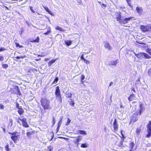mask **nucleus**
Wrapping results in <instances>:
<instances>
[{
  "mask_svg": "<svg viewBox=\"0 0 151 151\" xmlns=\"http://www.w3.org/2000/svg\"><path fill=\"white\" fill-rule=\"evenodd\" d=\"M116 18L117 20L118 21H119L120 22L122 20L121 19V13L120 12H118L116 13Z\"/></svg>",
  "mask_w": 151,
  "mask_h": 151,
  "instance_id": "nucleus-3",
  "label": "nucleus"
},
{
  "mask_svg": "<svg viewBox=\"0 0 151 151\" xmlns=\"http://www.w3.org/2000/svg\"><path fill=\"white\" fill-rule=\"evenodd\" d=\"M87 64H89L90 63V61L88 60L87 61L86 63Z\"/></svg>",
  "mask_w": 151,
  "mask_h": 151,
  "instance_id": "nucleus-57",
  "label": "nucleus"
},
{
  "mask_svg": "<svg viewBox=\"0 0 151 151\" xmlns=\"http://www.w3.org/2000/svg\"><path fill=\"white\" fill-rule=\"evenodd\" d=\"M27 121H26L24 122L23 123H22V125L23 127H29V125L27 124Z\"/></svg>",
  "mask_w": 151,
  "mask_h": 151,
  "instance_id": "nucleus-26",
  "label": "nucleus"
},
{
  "mask_svg": "<svg viewBox=\"0 0 151 151\" xmlns=\"http://www.w3.org/2000/svg\"><path fill=\"white\" fill-rule=\"evenodd\" d=\"M76 140H77V142H78L80 141L82 139V137L81 136H79L78 137H77Z\"/></svg>",
  "mask_w": 151,
  "mask_h": 151,
  "instance_id": "nucleus-25",
  "label": "nucleus"
},
{
  "mask_svg": "<svg viewBox=\"0 0 151 151\" xmlns=\"http://www.w3.org/2000/svg\"><path fill=\"white\" fill-rule=\"evenodd\" d=\"M20 107H18V112L19 114L22 115V114L24 113V111L23 109L21 108V106H20Z\"/></svg>",
  "mask_w": 151,
  "mask_h": 151,
  "instance_id": "nucleus-13",
  "label": "nucleus"
},
{
  "mask_svg": "<svg viewBox=\"0 0 151 151\" xmlns=\"http://www.w3.org/2000/svg\"><path fill=\"white\" fill-rule=\"evenodd\" d=\"M4 59V57L2 56L1 55L0 56V61H1Z\"/></svg>",
  "mask_w": 151,
  "mask_h": 151,
  "instance_id": "nucleus-49",
  "label": "nucleus"
},
{
  "mask_svg": "<svg viewBox=\"0 0 151 151\" xmlns=\"http://www.w3.org/2000/svg\"><path fill=\"white\" fill-rule=\"evenodd\" d=\"M8 133L9 134L12 135V136H15L17 135V132H9Z\"/></svg>",
  "mask_w": 151,
  "mask_h": 151,
  "instance_id": "nucleus-30",
  "label": "nucleus"
},
{
  "mask_svg": "<svg viewBox=\"0 0 151 151\" xmlns=\"http://www.w3.org/2000/svg\"><path fill=\"white\" fill-rule=\"evenodd\" d=\"M19 119L22 122V123L26 121H27L26 119L25 118H24L23 116H22L19 118Z\"/></svg>",
  "mask_w": 151,
  "mask_h": 151,
  "instance_id": "nucleus-21",
  "label": "nucleus"
},
{
  "mask_svg": "<svg viewBox=\"0 0 151 151\" xmlns=\"http://www.w3.org/2000/svg\"><path fill=\"white\" fill-rule=\"evenodd\" d=\"M73 142L75 144H77V146H78L79 143L77 142V140L76 139L73 140Z\"/></svg>",
  "mask_w": 151,
  "mask_h": 151,
  "instance_id": "nucleus-40",
  "label": "nucleus"
},
{
  "mask_svg": "<svg viewBox=\"0 0 151 151\" xmlns=\"http://www.w3.org/2000/svg\"><path fill=\"white\" fill-rule=\"evenodd\" d=\"M113 83L112 82H111L109 85V86H111V85L113 84Z\"/></svg>",
  "mask_w": 151,
  "mask_h": 151,
  "instance_id": "nucleus-55",
  "label": "nucleus"
},
{
  "mask_svg": "<svg viewBox=\"0 0 151 151\" xmlns=\"http://www.w3.org/2000/svg\"><path fill=\"white\" fill-rule=\"evenodd\" d=\"M134 97L135 96L134 94H131L130 95V97L128 98V100L129 101H132L134 100Z\"/></svg>",
  "mask_w": 151,
  "mask_h": 151,
  "instance_id": "nucleus-18",
  "label": "nucleus"
},
{
  "mask_svg": "<svg viewBox=\"0 0 151 151\" xmlns=\"http://www.w3.org/2000/svg\"><path fill=\"white\" fill-rule=\"evenodd\" d=\"M89 144H88L85 143L82 144L81 145V147L82 148H87L88 147Z\"/></svg>",
  "mask_w": 151,
  "mask_h": 151,
  "instance_id": "nucleus-20",
  "label": "nucleus"
},
{
  "mask_svg": "<svg viewBox=\"0 0 151 151\" xmlns=\"http://www.w3.org/2000/svg\"><path fill=\"white\" fill-rule=\"evenodd\" d=\"M148 74L149 76H150L151 74V69H150L148 70Z\"/></svg>",
  "mask_w": 151,
  "mask_h": 151,
  "instance_id": "nucleus-46",
  "label": "nucleus"
},
{
  "mask_svg": "<svg viewBox=\"0 0 151 151\" xmlns=\"http://www.w3.org/2000/svg\"><path fill=\"white\" fill-rule=\"evenodd\" d=\"M98 2L100 4V5H102V4H103L102 2L101 1H98Z\"/></svg>",
  "mask_w": 151,
  "mask_h": 151,
  "instance_id": "nucleus-60",
  "label": "nucleus"
},
{
  "mask_svg": "<svg viewBox=\"0 0 151 151\" xmlns=\"http://www.w3.org/2000/svg\"><path fill=\"white\" fill-rule=\"evenodd\" d=\"M53 138V137L52 136V137L51 138V139H49L50 141H51L52 140Z\"/></svg>",
  "mask_w": 151,
  "mask_h": 151,
  "instance_id": "nucleus-62",
  "label": "nucleus"
},
{
  "mask_svg": "<svg viewBox=\"0 0 151 151\" xmlns=\"http://www.w3.org/2000/svg\"><path fill=\"white\" fill-rule=\"evenodd\" d=\"M131 19V17L126 18L123 19H122L120 21V23L124 24H126Z\"/></svg>",
  "mask_w": 151,
  "mask_h": 151,
  "instance_id": "nucleus-4",
  "label": "nucleus"
},
{
  "mask_svg": "<svg viewBox=\"0 0 151 151\" xmlns=\"http://www.w3.org/2000/svg\"><path fill=\"white\" fill-rule=\"evenodd\" d=\"M88 60L86 59H84L83 61H84V62H85V63H86V62Z\"/></svg>",
  "mask_w": 151,
  "mask_h": 151,
  "instance_id": "nucleus-58",
  "label": "nucleus"
},
{
  "mask_svg": "<svg viewBox=\"0 0 151 151\" xmlns=\"http://www.w3.org/2000/svg\"><path fill=\"white\" fill-rule=\"evenodd\" d=\"M20 45L19 43H16V46L17 47H19Z\"/></svg>",
  "mask_w": 151,
  "mask_h": 151,
  "instance_id": "nucleus-53",
  "label": "nucleus"
},
{
  "mask_svg": "<svg viewBox=\"0 0 151 151\" xmlns=\"http://www.w3.org/2000/svg\"><path fill=\"white\" fill-rule=\"evenodd\" d=\"M140 131H141L140 129H139L137 128V129L136 130V133L137 134H139L140 133Z\"/></svg>",
  "mask_w": 151,
  "mask_h": 151,
  "instance_id": "nucleus-39",
  "label": "nucleus"
},
{
  "mask_svg": "<svg viewBox=\"0 0 151 151\" xmlns=\"http://www.w3.org/2000/svg\"><path fill=\"white\" fill-rule=\"evenodd\" d=\"M104 47L108 49L109 50H111L112 49L111 47L109 45V43L107 41H105L104 42Z\"/></svg>",
  "mask_w": 151,
  "mask_h": 151,
  "instance_id": "nucleus-5",
  "label": "nucleus"
},
{
  "mask_svg": "<svg viewBox=\"0 0 151 151\" xmlns=\"http://www.w3.org/2000/svg\"><path fill=\"white\" fill-rule=\"evenodd\" d=\"M132 91H134V92H135V89L134 88H133L132 89Z\"/></svg>",
  "mask_w": 151,
  "mask_h": 151,
  "instance_id": "nucleus-64",
  "label": "nucleus"
},
{
  "mask_svg": "<svg viewBox=\"0 0 151 151\" xmlns=\"http://www.w3.org/2000/svg\"><path fill=\"white\" fill-rule=\"evenodd\" d=\"M62 118L61 117L60 118V120L58 122V128H59L61 126Z\"/></svg>",
  "mask_w": 151,
  "mask_h": 151,
  "instance_id": "nucleus-27",
  "label": "nucleus"
},
{
  "mask_svg": "<svg viewBox=\"0 0 151 151\" xmlns=\"http://www.w3.org/2000/svg\"><path fill=\"white\" fill-rule=\"evenodd\" d=\"M41 105L44 110L50 109L49 101L45 98L42 99L40 100Z\"/></svg>",
  "mask_w": 151,
  "mask_h": 151,
  "instance_id": "nucleus-1",
  "label": "nucleus"
},
{
  "mask_svg": "<svg viewBox=\"0 0 151 151\" xmlns=\"http://www.w3.org/2000/svg\"><path fill=\"white\" fill-rule=\"evenodd\" d=\"M138 114V112H136L133 114L132 116L130 117V119L131 122H134L137 120L138 118L137 116Z\"/></svg>",
  "mask_w": 151,
  "mask_h": 151,
  "instance_id": "nucleus-2",
  "label": "nucleus"
},
{
  "mask_svg": "<svg viewBox=\"0 0 151 151\" xmlns=\"http://www.w3.org/2000/svg\"><path fill=\"white\" fill-rule=\"evenodd\" d=\"M134 144V142H132L130 144L129 147L131 149V150L129 151H134V149H133V147Z\"/></svg>",
  "mask_w": 151,
  "mask_h": 151,
  "instance_id": "nucleus-14",
  "label": "nucleus"
},
{
  "mask_svg": "<svg viewBox=\"0 0 151 151\" xmlns=\"http://www.w3.org/2000/svg\"><path fill=\"white\" fill-rule=\"evenodd\" d=\"M5 50V49L4 48H0V52L3 51Z\"/></svg>",
  "mask_w": 151,
  "mask_h": 151,
  "instance_id": "nucleus-52",
  "label": "nucleus"
},
{
  "mask_svg": "<svg viewBox=\"0 0 151 151\" xmlns=\"http://www.w3.org/2000/svg\"><path fill=\"white\" fill-rule=\"evenodd\" d=\"M83 53L85 54H88L89 53V52H83Z\"/></svg>",
  "mask_w": 151,
  "mask_h": 151,
  "instance_id": "nucleus-63",
  "label": "nucleus"
},
{
  "mask_svg": "<svg viewBox=\"0 0 151 151\" xmlns=\"http://www.w3.org/2000/svg\"><path fill=\"white\" fill-rule=\"evenodd\" d=\"M78 133L83 135H86L87 134V133L84 131L79 130L78 131Z\"/></svg>",
  "mask_w": 151,
  "mask_h": 151,
  "instance_id": "nucleus-15",
  "label": "nucleus"
},
{
  "mask_svg": "<svg viewBox=\"0 0 151 151\" xmlns=\"http://www.w3.org/2000/svg\"><path fill=\"white\" fill-rule=\"evenodd\" d=\"M44 9L46 11L52 16H54V14L49 9V8L46 6H43Z\"/></svg>",
  "mask_w": 151,
  "mask_h": 151,
  "instance_id": "nucleus-10",
  "label": "nucleus"
},
{
  "mask_svg": "<svg viewBox=\"0 0 151 151\" xmlns=\"http://www.w3.org/2000/svg\"><path fill=\"white\" fill-rule=\"evenodd\" d=\"M26 56H25V55H24L23 56H17L16 57V58L18 59H19L20 58L23 59L25 58H26Z\"/></svg>",
  "mask_w": 151,
  "mask_h": 151,
  "instance_id": "nucleus-33",
  "label": "nucleus"
},
{
  "mask_svg": "<svg viewBox=\"0 0 151 151\" xmlns=\"http://www.w3.org/2000/svg\"><path fill=\"white\" fill-rule=\"evenodd\" d=\"M56 30H59L62 32H64L65 30L63 29L61 27L59 26H57L55 28Z\"/></svg>",
  "mask_w": 151,
  "mask_h": 151,
  "instance_id": "nucleus-29",
  "label": "nucleus"
},
{
  "mask_svg": "<svg viewBox=\"0 0 151 151\" xmlns=\"http://www.w3.org/2000/svg\"><path fill=\"white\" fill-rule=\"evenodd\" d=\"M57 99L61 103L62 102V99L61 97V95L58 96H56Z\"/></svg>",
  "mask_w": 151,
  "mask_h": 151,
  "instance_id": "nucleus-24",
  "label": "nucleus"
},
{
  "mask_svg": "<svg viewBox=\"0 0 151 151\" xmlns=\"http://www.w3.org/2000/svg\"><path fill=\"white\" fill-rule=\"evenodd\" d=\"M113 125L114 130L115 131L117 130L118 129V126L116 119H115L114 120Z\"/></svg>",
  "mask_w": 151,
  "mask_h": 151,
  "instance_id": "nucleus-7",
  "label": "nucleus"
},
{
  "mask_svg": "<svg viewBox=\"0 0 151 151\" xmlns=\"http://www.w3.org/2000/svg\"><path fill=\"white\" fill-rule=\"evenodd\" d=\"M70 122H71L70 120V119H69L68 118V119L67 124H66V125H68V123H70Z\"/></svg>",
  "mask_w": 151,
  "mask_h": 151,
  "instance_id": "nucleus-50",
  "label": "nucleus"
},
{
  "mask_svg": "<svg viewBox=\"0 0 151 151\" xmlns=\"http://www.w3.org/2000/svg\"><path fill=\"white\" fill-rule=\"evenodd\" d=\"M45 61H47V60H50V59L48 58H46L45 59Z\"/></svg>",
  "mask_w": 151,
  "mask_h": 151,
  "instance_id": "nucleus-61",
  "label": "nucleus"
},
{
  "mask_svg": "<svg viewBox=\"0 0 151 151\" xmlns=\"http://www.w3.org/2000/svg\"><path fill=\"white\" fill-rule=\"evenodd\" d=\"M30 9L31 10V11H32V12L35 13V12L32 9V7L31 6H30Z\"/></svg>",
  "mask_w": 151,
  "mask_h": 151,
  "instance_id": "nucleus-51",
  "label": "nucleus"
},
{
  "mask_svg": "<svg viewBox=\"0 0 151 151\" xmlns=\"http://www.w3.org/2000/svg\"><path fill=\"white\" fill-rule=\"evenodd\" d=\"M18 136L17 135L15 136H12L11 137V139L14 141V142H15L18 138Z\"/></svg>",
  "mask_w": 151,
  "mask_h": 151,
  "instance_id": "nucleus-22",
  "label": "nucleus"
},
{
  "mask_svg": "<svg viewBox=\"0 0 151 151\" xmlns=\"http://www.w3.org/2000/svg\"><path fill=\"white\" fill-rule=\"evenodd\" d=\"M147 131H150L151 132V122H149V124L147 125Z\"/></svg>",
  "mask_w": 151,
  "mask_h": 151,
  "instance_id": "nucleus-23",
  "label": "nucleus"
},
{
  "mask_svg": "<svg viewBox=\"0 0 151 151\" xmlns=\"http://www.w3.org/2000/svg\"><path fill=\"white\" fill-rule=\"evenodd\" d=\"M81 60H83L85 59V58H84V56H81Z\"/></svg>",
  "mask_w": 151,
  "mask_h": 151,
  "instance_id": "nucleus-54",
  "label": "nucleus"
},
{
  "mask_svg": "<svg viewBox=\"0 0 151 151\" xmlns=\"http://www.w3.org/2000/svg\"><path fill=\"white\" fill-rule=\"evenodd\" d=\"M72 94L70 93H68L66 97L68 98L71 97Z\"/></svg>",
  "mask_w": 151,
  "mask_h": 151,
  "instance_id": "nucleus-45",
  "label": "nucleus"
},
{
  "mask_svg": "<svg viewBox=\"0 0 151 151\" xmlns=\"http://www.w3.org/2000/svg\"><path fill=\"white\" fill-rule=\"evenodd\" d=\"M5 149L6 151H9V145L7 144L5 147Z\"/></svg>",
  "mask_w": 151,
  "mask_h": 151,
  "instance_id": "nucleus-44",
  "label": "nucleus"
},
{
  "mask_svg": "<svg viewBox=\"0 0 151 151\" xmlns=\"http://www.w3.org/2000/svg\"><path fill=\"white\" fill-rule=\"evenodd\" d=\"M33 132H27V135L28 137H29L30 136L32 135L33 134Z\"/></svg>",
  "mask_w": 151,
  "mask_h": 151,
  "instance_id": "nucleus-34",
  "label": "nucleus"
},
{
  "mask_svg": "<svg viewBox=\"0 0 151 151\" xmlns=\"http://www.w3.org/2000/svg\"><path fill=\"white\" fill-rule=\"evenodd\" d=\"M50 29H51V28H50V30H48L47 32H45V33H44V35H48V34H50V33H51V31L50 30Z\"/></svg>",
  "mask_w": 151,
  "mask_h": 151,
  "instance_id": "nucleus-37",
  "label": "nucleus"
},
{
  "mask_svg": "<svg viewBox=\"0 0 151 151\" xmlns=\"http://www.w3.org/2000/svg\"><path fill=\"white\" fill-rule=\"evenodd\" d=\"M55 95L56 96H58L60 95V91L59 88V87L58 86H57L56 88V91L55 92Z\"/></svg>",
  "mask_w": 151,
  "mask_h": 151,
  "instance_id": "nucleus-9",
  "label": "nucleus"
},
{
  "mask_svg": "<svg viewBox=\"0 0 151 151\" xmlns=\"http://www.w3.org/2000/svg\"><path fill=\"white\" fill-rule=\"evenodd\" d=\"M55 123V119L54 117H52V123H53V125H54Z\"/></svg>",
  "mask_w": 151,
  "mask_h": 151,
  "instance_id": "nucleus-43",
  "label": "nucleus"
},
{
  "mask_svg": "<svg viewBox=\"0 0 151 151\" xmlns=\"http://www.w3.org/2000/svg\"><path fill=\"white\" fill-rule=\"evenodd\" d=\"M40 38L38 37H37V39L35 40H33L32 41H31L32 42H38L39 41Z\"/></svg>",
  "mask_w": 151,
  "mask_h": 151,
  "instance_id": "nucleus-32",
  "label": "nucleus"
},
{
  "mask_svg": "<svg viewBox=\"0 0 151 151\" xmlns=\"http://www.w3.org/2000/svg\"><path fill=\"white\" fill-rule=\"evenodd\" d=\"M140 109L139 113V115H141V114L142 112V105H140Z\"/></svg>",
  "mask_w": 151,
  "mask_h": 151,
  "instance_id": "nucleus-36",
  "label": "nucleus"
},
{
  "mask_svg": "<svg viewBox=\"0 0 151 151\" xmlns=\"http://www.w3.org/2000/svg\"><path fill=\"white\" fill-rule=\"evenodd\" d=\"M140 28L142 31L143 32H146L149 30V29L146 26L143 25H141Z\"/></svg>",
  "mask_w": 151,
  "mask_h": 151,
  "instance_id": "nucleus-6",
  "label": "nucleus"
},
{
  "mask_svg": "<svg viewBox=\"0 0 151 151\" xmlns=\"http://www.w3.org/2000/svg\"><path fill=\"white\" fill-rule=\"evenodd\" d=\"M85 79V76L83 75H82L81 76V80L83 81Z\"/></svg>",
  "mask_w": 151,
  "mask_h": 151,
  "instance_id": "nucleus-48",
  "label": "nucleus"
},
{
  "mask_svg": "<svg viewBox=\"0 0 151 151\" xmlns=\"http://www.w3.org/2000/svg\"><path fill=\"white\" fill-rule=\"evenodd\" d=\"M2 66L4 68H6L8 67V66L7 64H4L2 65Z\"/></svg>",
  "mask_w": 151,
  "mask_h": 151,
  "instance_id": "nucleus-42",
  "label": "nucleus"
},
{
  "mask_svg": "<svg viewBox=\"0 0 151 151\" xmlns=\"http://www.w3.org/2000/svg\"><path fill=\"white\" fill-rule=\"evenodd\" d=\"M70 137L71 138H76V137H73V136H71V137Z\"/></svg>",
  "mask_w": 151,
  "mask_h": 151,
  "instance_id": "nucleus-56",
  "label": "nucleus"
},
{
  "mask_svg": "<svg viewBox=\"0 0 151 151\" xmlns=\"http://www.w3.org/2000/svg\"><path fill=\"white\" fill-rule=\"evenodd\" d=\"M57 60V59H52L48 63V65L49 66H51L53 63L55 62Z\"/></svg>",
  "mask_w": 151,
  "mask_h": 151,
  "instance_id": "nucleus-17",
  "label": "nucleus"
},
{
  "mask_svg": "<svg viewBox=\"0 0 151 151\" xmlns=\"http://www.w3.org/2000/svg\"><path fill=\"white\" fill-rule=\"evenodd\" d=\"M0 108L1 109H3L4 108V106L1 104H0Z\"/></svg>",
  "mask_w": 151,
  "mask_h": 151,
  "instance_id": "nucleus-47",
  "label": "nucleus"
},
{
  "mask_svg": "<svg viewBox=\"0 0 151 151\" xmlns=\"http://www.w3.org/2000/svg\"><path fill=\"white\" fill-rule=\"evenodd\" d=\"M143 57H144L145 58L147 59H150L151 58V57L149 56L148 54L147 53L143 52Z\"/></svg>",
  "mask_w": 151,
  "mask_h": 151,
  "instance_id": "nucleus-19",
  "label": "nucleus"
},
{
  "mask_svg": "<svg viewBox=\"0 0 151 151\" xmlns=\"http://www.w3.org/2000/svg\"><path fill=\"white\" fill-rule=\"evenodd\" d=\"M127 2L128 5L131 7L132 8L133 6L131 4V0H126Z\"/></svg>",
  "mask_w": 151,
  "mask_h": 151,
  "instance_id": "nucleus-28",
  "label": "nucleus"
},
{
  "mask_svg": "<svg viewBox=\"0 0 151 151\" xmlns=\"http://www.w3.org/2000/svg\"><path fill=\"white\" fill-rule=\"evenodd\" d=\"M65 43L68 46H70L72 43V42L70 40H65Z\"/></svg>",
  "mask_w": 151,
  "mask_h": 151,
  "instance_id": "nucleus-16",
  "label": "nucleus"
},
{
  "mask_svg": "<svg viewBox=\"0 0 151 151\" xmlns=\"http://www.w3.org/2000/svg\"><path fill=\"white\" fill-rule=\"evenodd\" d=\"M148 133L147 134L146 137L149 138L151 135V132L147 131Z\"/></svg>",
  "mask_w": 151,
  "mask_h": 151,
  "instance_id": "nucleus-35",
  "label": "nucleus"
},
{
  "mask_svg": "<svg viewBox=\"0 0 151 151\" xmlns=\"http://www.w3.org/2000/svg\"><path fill=\"white\" fill-rule=\"evenodd\" d=\"M118 62L119 61L118 60L112 61L110 62L109 64L111 65L114 66H115Z\"/></svg>",
  "mask_w": 151,
  "mask_h": 151,
  "instance_id": "nucleus-12",
  "label": "nucleus"
},
{
  "mask_svg": "<svg viewBox=\"0 0 151 151\" xmlns=\"http://www.w3.org/2000/svg\"><path fill=\"white\" fill-rule=\"evenodd\" d=\"M53 148V147L52 146H50L48 147L47 150L48 151H52Z\"/></svg>",
  "mask_w": 151,
  "mask_h": 151,
  "instance_id": "nucleus-31",
  "label": "nucleus"
},
{
  "mask_svg": "<svg viewBox=\"0 0 151 151\" xmlns=\"http://www.w3.org/2000/svg\"><path fill=\"white\" fill-rule=\"evenodd\" d=\"M146 52L151 55V49L148 48L147 49Z\"/></svg>",
  "mask_w": 151,
  "mask_h": 151,
  "instance_id": "nucleus-38",
  "label": "nucleus"
},
{
  "mask_svg": "<svg viewBox=\"0 0 151 151\" xmlns=\"http://www.w3.org/2000/svg\"><path fill=\"white\" fill-rule=\"evenodd\" d=\"M136 10L137 13L139 14H141L142 11V8L141 7L138 6L136 7Z\"/></svg>",
  "mask_w": 151,
  "mask_h": 151,
  "instance_id": "nucleus-11",
  "label": "nucleus"
},
{
  "mask_svg": "<svg viewBox=\"0 0 151 151\" xmlns=\"http://www.w3.org/2000/svg\"><path fill=\"white\" fill-rule=\"evenodd\" d=\"M58 77H56L55 79L54 80V81H53V83H57V81H58Z\"/></svg>",
  "mask_w": 151,
  "mask_h": 151,
  "instance_id": "nucleus-41",
  "label": "nucleus"
},
{
  "mask_svg": "<svg viewBox=\"0 0 151 151\" xmlns=\"http://www.w3.org/2000/svg\"><path fill=\"white\" fill-rule=\"evenodd\" d=\"M133 53L138 58H143V52H140L139 54H136L134 51Z\"/></svg>",
  "mask_w": 151,
  "mask_h": 151,
  "instance_id": "nucleus-8",
  "label": "nucleus"
},
{
  "mask_svg": "<svg viewBox=\"0 0 151 151\" xmlns=\"http://www.w3.org/2000/svg\"><path fill=\"white\" fill-rule=\"evenodd\" d=\"M102 5H103L104 7H106L107 6L106 4H104L103 3L102 4Z\"/></svg>",
  "mask_w": 151,
  "mask_h": 151,
  "instance_id": "nucleus-59",
  "label": "nucleus"
}]
</instances>
